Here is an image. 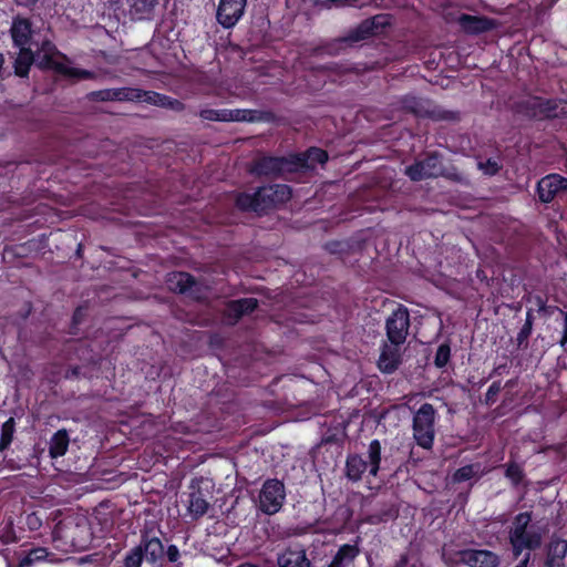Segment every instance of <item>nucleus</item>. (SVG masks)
<instances>
[{
	"label": "nucleus",
	"instance_id": "1",
	"mask_svg": "<svg viewBox=\"0 0 567 567\" xmlns=\"http://www.w3.org/2000/svg\"><path fill=\"white\" fill-rule=\"evenodd\" d=\"M92 101H145L154 105L181 110L182 104L178 101H172L167 96L152 92L142 91L140 89L121 87L104 89L94 91L89 94Z\"/></svg>",
	"mask_w": 567,
	"mask_h": 567
},
{
	"label": "nucleus",
	"instance_id": "2",
	"mask_svg": "<svg viewBox=\"0 0 567 567\" xmlns=\"http://www.w3.org/2000/svg\"><path fill=\"white\" fill-rule=\"evenodd\" d=\"M291 190L287 185H269L260 187L255 194H241L237 197V206L241 209L262 212L270 206L287 202Z\"/></svg>",
	"mask_w": 567,
	"mask_h": 567
},
{
	"label": "nucleus",
	"instance_id": "3",
	"mask_svg": "<svg viewBox=\"0 0 567 567\" xmlns=\"http://www.w3.org/2000/svg\"><path fill=\"white\" fill-rule=\"evenodd\" d=\"M532 516L529 513L518 514L509 532V540L515 555H519L524 549H534L542 543V533L539 528L529 525Z\"/></svg>",
	"mask_w": 567,
	"mask_h": 567
},
{
	"label": "nucleus",
	"instance_id": "4",
	"mask_svg": "<svg viewBox=\"0 0 567 567\" xmlns=\"http://www.w3.org/2000/svg\"><path fill=\"white\" fill-rule=\"evenodd\" d=\"M39 58L41 59L40 64L42 66L53 69L68 78L87 80L94 76V74L87 70L72 66L69 60L60 54L55 47L49 41L42 43L39 49Z\"/></svg>",
	"mask_w": 567,
	"mask_h": 567
},
{
	"label": "nucleus",
	"instance_id": "5",
	"mask_svg": "<svg viewBox=\"0 0 567 567\" xmlns=\"http://www.w3.org/2000/svg\"><path fill=\"white\" fill-rule=\"evenodd\" d=\"M54 535L74 549H85L91 542V529L84 517L68 518L54 529Z\"/></svg>",
	"mask_w": 567,
	"mask_h": 567
},
{
	"label": "nucleus",
	"instance_id": "6",
	"mask_svg": "<svg viewBox=\"0 0 567 567\" xmlns=\"http://www.w3.org/2000/svg\"><path fill=\"white\" fill-rule=\"evenodd\" d=\"M381 444L378 440H373L368 449V461L359 455L349 456L347 460V476L349 480L357 482L361 480L365 472L375 476L380 468Z\"/></svg>",
	"mask_w": 567,
	"mask_h": 567
},
{
	"label": "nucleus",
	"instance_id": "7",
	"mask_svg": "<svg viewBox=\"0 0 567 567\" xmlns=\"http://www.w3.org/2000/svg\"><path fill=\"white\" fill-rule=\"evenodd\" d=\"M435 410L430 403H424L413 417V437L417 445L431 449L434 442Z\"/></svg>",
	"mask_w": 567,
	"mask_h": 567
},
{
	"label": "nucleus",
	"instance_id": "8",
	"mask_svg": "<svg viewBox=\"0 0 567 567\" xmlns=\"http://www.w3.org/2000/svg\"><path fill=\"white\" fill-rule=\"evenodd\" d=\"M285 497L284 484L278 480H268L259 494V507L266 514H276L281 508Z\"/></svg>",
	"mask_w": 567,
	"mask_h": 567
},
{
	"label": "nucleus",
	"instance_id": "9",
	"mask_svg": "<svg viewBox=\"0 0 567 567\" xmlns=\"http://www.w3.org/2000/svg\"><path fill=\"white\" fill-rule=\"evenodd\" d=\"M410 328V316L405 307H399L386 319V336L391 343L403 344Z\"/></svg>",
	"mask_w": 567,
	"mask_h": 567
},
{
	"label": "nucleus",
	"instance_id": "10",
	"mask_svg": "<svg viewBox=\"0 0 567 567\" xmlns=\"http://www.w3.org/2000/svg\"><path fill=\"white\" fill-rule=\"evenodd\" d=\"M405 174L412 181H422L425 178L437 177L443 174L442 161L436 155H431L423 161L405 168Z\"/></svg>",
	"mask_w": 567,
	"mask_h": 567
},
{
	"label": "nucleus",
	"instance_id": "11",
	"mask_svg": "<svg viewBox=\"0 0 567 567\" xmlns=\"http://www.w3.org/2000/svg\"><path fill=\"white\" fill-rule=\"evenodd\" d=\"M257 175L278 176L293 172L292 161L284 157H261L257 159L251 168Z\"/></svg>",
	"mask_w": 567,
	"mask_h": 567
},
{
	"label": "nucleus",
	"instance_id": "12",
	"mask_svg": "<svg viewBox=\"0 0 567 567\" xmlns=\"http://www.w3.org/2000/svg\"><path fill=\"white\" fill-rule=\"evenodd\" d=\"M247 0H220L217 8V21L224 28L234 27L243 17Z\"/></svg>",
	"mask_w": 567,
	"mask_h": 567
},
{
	"label": "nucleus",
	"instance_id": "13",
	"mask_svg": "<svg viewBox=\"0 0 567 567\" xmlns=\"http://www.w3.org/2000/svg\"><path fill=\"white\" fill-rule=\"evenodd\" d=\"M458 561L468 567H498L499 557L487 549H464L457 553Z\"/></svg>",
	"mask_w": 567,
	"mask_h": 567
},
{
	"label": "nucleus",
	"instance_id": "14",
	"mask_svg": "<svg viewBox=\"0 0 567 567\" xmlns=\"http://www.w3.org/2000/svg\"><path fill=\"white\" fill-rule=\"evenodd\" d=\"M539 198L544 203L551 202L559 193H567V178L558 174H549L537 184Z\"/></svg>",
	"mask_w": 567,
	"mask_h": 567
},
{
	"label": "nucleus",
	"instance_id": "15",
	"mask_svg": "<svg viewBox=\"0 0 567 567\" xmlns=\"http://www.w3.org/2000/svg\"><path fill=\"white\" fill-rule=\"evenodd\" d=\"M199 116L206 121H218V122H243L250 121L252 116L248 110H228V109H204L199 112Z\"/></svg>",
	"mask_w": 567,
	"mask_h": 567
},
{
	"label": "nucleus",
	"instance_id": "16",
	"mask_svg": "<svg viewBox=\"0 0 567 567\" xmlns=\"http://www.w3.org/2000/svg\"><path fill=\"white\" fill-rule=\"evenodd\" d=\"M389 24V17L384 14L374 16L371 19L362 21L358 28L349 35L348 40L352 42L361 41L370 35L379 33Z\"/></svg>",
	"mask_w": 567,
	"mask_h": 567
},
{
	"label": "nucleus",
	"instance_id": "17",
	"mask_svg": "<svg viewBox=\"0 0 567 567\" xmlns=\"http://www.w3.org/2000/svg\"><path fill=\"white\" fill-rule=\"evenodd\" d=\"M10 32L17 48H29L32 30L31 23L28 19H13Z\"/></svg>",
	"mask_w": 567,
	"mask_h": 567
},
{
	"label": "nucleus",
	"instance_id": "18",
	"mask_svg": "<svg viewBox=\"0 0 567 567\" xmlns=\"http://www.w3.org/2000/svg\"><path fill=\"white\" fill-rule=\"evenodd\" d=\"M401 344H384L378 361V367L382 372L391 373L399 367L400 363V347Z\"/></svg>",
	"mask_w": 567,
	"mask_h": 567
},
{
	"label": "nucleus",
	"instance_id": "19",
	"mask_svg": "<svg viewBox=\"0 0 567 567\" xmlns=\"http://www.w3.org/2000/svg\"><path fill=\"white\" fill-rule=\"evenodd\" d=\"M455 21L462 30L468 33H480L493 28V22L489 19L464 13L458 14Z\"/></svg>",
	"mask_w": 567,
	"mask_h": 567
},
{
	"label": "nucleus",
	"instance_id": "20",
	"mask_svg": "<svg viewBox=\"0 0 567 567\" xmlns=\"http://www.w3.org/2000/svg\"><path fill=\"white\" fill-rule=\"evenodd\" d=\"M328 154L321 148H310L307 153L297 156L292 161L295 171L300 168L313 169L317 164H324Z\"/></svg>",
	"mask_w": 567,
	"mask_h": 567
},
{
	"label": "nucleus",
	"instance_id": "21",
	"mask_svg": "<svg viewBox=\"0 0 567 567\" xmlns=\"http://www.w3.org/2000/svg\"><path fill=\"white\" fill-rule=\"evenodd\" d=\"M257 299L245 298L230 301L226 309V316L229 323L236 322L241 316L251 312L257 308Z\"/></svg>",
	"mask_w": 567,
	"mask_h": 567
},
{
	"label": "nucleus",
	"instance_id": "22",
	"mask_svg": "<svg viewBox=\"0 0 567 567\" xmlns=\"http://www.w3.org/2000/svg\"><path fill=\"white\" fill-rule=\"evenodd\" d=\"M277 560L279 567H311L305 549H287Z\"/></svg>",
	"mask_w": 567,
	"mask_h": 567
},
{
	"label": "nucleus",
	"instance_id": "23",
	"mask_svg": "<svg viewBox=\"0 0 567 567\" xmlns=\"http://www.w3.org/2000/svg\"><path fill=\"white\" fill-rule=\"evenodd\" d=\"M359 553L360 549L358 545H342L338 549L337 554L334 555L332 561L329 564L328 567H350L352 566Z\"/></svg>",
	"mask_w": 567,
	"mask_h": 567
},
{
	"label": "nucleus",
	"instance_id": "24",
	"mask_svg": "<svg viewBox=\"0 0 567 567\" xmlns=\"http://www.w3.org/2000/svg\"><path fill=\"white\" fill-rule=\"evenodd\" d=\"M567 554V540L553 539L548 546L547 566L560 567Z\"/></svg>",
	"mask_w": 567,
	"mask_h": 567
},
{
	"label": "nucleus",
	"instance_id": "25",
	"mask_svg": "<svg viewBox=\"0 0 567 567\" xmlns=\"http://www.w3.org/2000/svg\"><path fill=\"white\" fill-rule=\"evenodd\" d=\"M70 439L65 430H59L50 440L49 453L55 458L63 456L69 447Z\"/></svg>",
	"mask_w": 567,
	"mask_h": 567
},
{
	"label": "nucleus",
	"instance_id": "26",
	"mask_svg": "<svg viewBox=\"0 0 567 567\" xmlns=\"http://www.w3.org/2000/svg\"><path fill=\"white\" fill-rule=\"evenodd\" d=\"M167 285L171 290L184 293L193 287L194 281L189 274L172 272L167 277Z\"/></svg>",
	"mask_w": 567,
	"mask_h": 567
},
{
	"label": "nucleus",
	"instance_id": "27",
	"mask_svg": "<svg viewBox=\"0 0 567 567\" xmlns=\"http://www.w3.org/2000/svg\"><path fill=\"white\" fill-rule=\"evenodd\" d=\"M209 508V503L200 492H194L189 495L187 511L193 518L204 516Z\"/></svg>",
	"mask_w": 567,
	"mask_h": 567
},
{
	"label": "nucleus",
	"instance_id": "28",
	"mask_svg": "<svg viewBox=\"0 0 567 567\" xmlns=\"http://www.w3.org/2000/svg\"><path fill=\"white\" fill-rule=\"evenodd\" d=\"M19 54L14 62V71L19 76H27L29 69L34 60V54L30 48H19Z\"/></svg>",
	"mask_w": 567,
	"mask_h": 567
},
{
	"label": "nucleus",
	"instance_id": "29",
	"mask_svg": "<svg viewBox=\"0 0 567 567\" xmlns=\"http://www.w3.org/2000/svg\"><path fill=\"white\" fill-rule=\"evenodd\" d=\"M141 546L144 557L151 563L157 561L164 554V546L157 537L144 540Z\"/></svg>",
	"mask_w": 567,
	"mask_h": 567
},
{
	"label": "nucleus",
	"instance_id": "30",
	"mask_svg": "<svg viewBox=\"0 0 567 567\" xmlns=\"http://www.w3.org/2000/svg\"><path fill=\"white\" fill-rule=\"evenodd\" d=\"M158 0H132L131 10L138 18H145L154 9Z\"/></svg>",
	"mask_w": 567,
	"mask_h": 567
},
{
	"label": "nucleus",
	"instance_id": "31",
	"mask_svg": "<svg viewBox=\"0 0 567 567\" xmlns=\"http://www.w3.org/2000/svg\"><path fill=\"white\" fill-rule=\"evenodd\" d=\"M13 436V419H9L3 423L1 430L0 450H6L12 442Z\"/></svg>",
	"mask_w": 567,
	"mask_h": 567
},
{
	"label": "nucleus",
	"instance_id": "32",
	"mask_svg": "<svg viewBox=\"0 0 567 567\" xmlns=\"http://www.w3.org/2000/svg\"><path fill=\"white\" fill-rule=\"evenodd\" d=\"M143 557L142 546H136L125 556L124 565L125 567H141Z\"/></svg>",
	"mask_w": 567,
	"mask_h": 567
},
{
	"label": "nucleus",
	"instance_id": "33",
	"mask_svg": "<svg viewBox=\"0 0 567 567\" xmlns=\"http://www.w3.org/2000/svg\"><path fill=\"white\" fill-rule=\"evenodd\" d=\"M47 550L44 548H35L30 550L27 556L22 559L21 565L23 567H29L33 563L42 560L47 557Z\"/></svg>",
	"mask_w": 567,
	"mask_h": 567
},
{
	"label": "nucleus",
	"instance_id": "34",
	"mask_svg": "<svg viewBox=\"0 0 567 567\" xmlns=\"http://www.w3.org/2000/svg\"><path fill=\"white\" fill-rule=\"evenodd\" d=\"M451 349L447 344H441L435 354V364L443 368L450 360Z\"/></svg>",
	"mask_w": 567,
	"mask_h": 567
},
{
	"label": "nucleus",
	"instance_id": "35",
	"mask_svg": "<svg viewBox=\"0 0 567 567\" xmlns=\"http://www.w3.org/2000/svg\"><path fill=\"white\" fill-rule=\"evenodd\" d=\"M532 326H533V319H532V312L527 311L526 313V322L524 327L522 328L520 332L518 333V340L522 342L524 339H527L532 332Z\"/></svg>",
	"mask_w": 567,
	"mask_h": 567
},
{
	"label": "nucleus",
	"instance_id": "36",
	"mask_svg": "<svg viewBox=\"0 0 567 567\" xmlns=\"http://www.w3.org/2000/svg\"><path fill=\"white\" fill-rule=\"evenodd\" d=\"M474 473V470L472 466H464L458 468L454 474V480L456 482H463L466 480H470Z\"/></svg>",
	"mask_w": 567,
	"mask_h": 567
},
{
	"label": "nucleus",
	"instance_id": "37",
	"mask_svg": "<svg viewBox=\"0 0 567 567\" xmlns=\"http://www.w3.org/2000/svg\"><path fill=\"white\" fill-rule=\"evenodd\" d=\"M478 168L482 169L487 175H494L498 172V164L495 161L488 159L485 163L480 162Z\"/></svg>",
	"mask_w": 567,
	"mask_h": 567
},
{
	"label": "nucleus",
	"instance_id": "38",
	"mask_svg": "<svg viewBox=\"0 0 567 567\" xmlns=\"http://www.w3.org/2000/svg\"><path fill=\"white\" fill-rule=\"evenodd\" d=\"M506 476L509 477L514 483H517L522 478V470L518 465L512 464L506 470Z\"/></svg>",
	"mask_w": 567,
	"mask_h": 567
},
{
	"label": "nucleus",
	"instance_id": "39",
	"mask_svg": "<svg viewBox=\"0 0 567 567\" xmlns=\"http://www.w3.org/2000/svg\"><path fill=\"white\" fill-rule=\"evenodd\" d=\"M166 555L171 563H175L179 558V549L176 545H169L166 550Z\"/></svg>",
	"mask_w": 567,
	"mask_h": 567
},
{
	"label": "nucleus",
	"instance_id": "40",
	"mask_svg": "<svg viewBox=\"0 0 567 567\" xmlns=\"http://www.w3.org/2000/svg\"><path fill=\"white\" fill-rule=\"evenodd\" d=\"M559 343L561 347H565V344L567 343V312L564 313V332Z\"/></svg>",
	"mask_w": 567,
	"mask_h": 567
},
{
	"label": "nucleus",
	"instance_id": "41",
	"mask_svg": "<svg viewBox=\"0 0 567 567\" xmlns=\"http://www.w3.org/2000/svg\"><path fill=\"white\" fill-rule=\"evenodd\" d=\"M544 112H545V113H546V115H547V116H549V117H550V116L555 117V116H558V115H559V112H558V111H556V109H554V107H549V106H548V107H546V109L544 110Z\"/></svg>",
	"mask_w": 567,
	"mask_h": 567
},
{
	"label": "nucleus",
	"instance_id": "42",
	"mask_svg": "<svg viewBox=\"0 0 567 567\" xmlns=\"http://www.w3.org/2000/svg\"><path fill=\"white\" fill-rule=\"evenodd\" d=\"M536 303H537V306L539 307L540 310L545 308V302H544V300L540 297L536 298Z\"/></svg>",
	"mask_w": 567,
	"mask_h": 567
},
{
	"label": "nucleus",
	"instance_id": "43",
	"mask_svg": "<svg viewBox=\"0 0 567 567\" xmlns=\"http://www.w3.org/2000/svg\"><path fill=\"white\" fill-rule=\"evenodd\" d=\"M238 567H255V566H252V565H250V564H243V565H240V566H238Z\"/></svg>",
	"mask_w": 567,
	"mask_h": 567
}]
</instances>
